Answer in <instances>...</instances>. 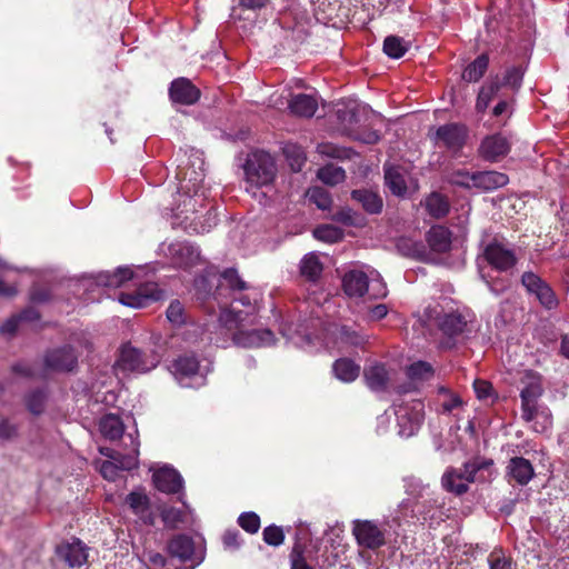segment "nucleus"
Wrapping results in <instances>:
<instances>
[{
  "mask_svg": "<svg viewBox=\"0 0 569 569\" xmlns=\"http://www.w3.org/2000/svg\"><path fill=\"white\" fill-rule=\"evenodd\" d=\"M217 213L211 209L206 214V223L197 221V217H193V224L190 228L194 232H208L213 226L217 224Z\"/></svg>",
  "mask_w": 569,
  "mask_h": 569,
  "instance_id": "obj_61",
  "label": "nucleus"
},
{
  "mask_svg": "<svg viewBox=\"0 0 569 569\" xmlns=\"http://www.w3.org/2000/svg\"><path fill=\"white\" fill-rule=\"evenodd\" d=\"M469 137L467 126L458 122H450L439 126L435 132L430 133V139L435 147L446 149L452 154H458L465 147Z\"/></svg>",
  "mask_w": 569,
  "mask_h": 569,
  "instance_id": "obj_8",
  "label": "nucleus"
},
{
  "mask_svg": "<svg viewBox=\"0 0 569 569\" xmlns=\"http://www.w3.org/2000/svg\"><path fill=\"white\" fill-rule=\"evenodd\" d=\"M501 83L498 79L483 84L478 93L476 109L478 112H485L491 100L500 90Z\"/></svg>",
  "mask_w": 569,
  "mask_h": 569,
  "instance_id": "obj_36",
  "label": "nucleus"
},
{
  "mask_svg": "<svg viewBox=\"0 0 569 569\" xmlns=\"http://www.w3.org/2000/svg\"><path fill=\"white\" fill-rule=\"evenodd\" d=\"M159 361L160 356L156 351H143L128 345L121 349L119 366L122 370L144 373L156 368Z\"/></svg>",
  "mask_w": 569,
  "mask_h": 569,
  "instance_id": "obj_11",
  "label": "nucleus"
},
{
  "mask_svg": "<svg viewBox=\"0 0 569 569\" xmlns=\"http://www.w3.org/2000/svg\"><path fill=\"white\" fill-rule=\"evenodd\" d=\"M407 373L412 380L427 381L433 377V368L426 361H417L408 367Z\"/></svg>",
  "mask_w": 569,
  "mask_h": 569,
  "instance_id": "obj_44",
  "label": "nucleus"
},
{
  "mask_svg": "<svg viewBox=\"0 0 569 569\" xmlns=\"http://www.w3.org/2000/svg\"><path fill=\"white\" fill-rule=\"evenodd\" d=\"M537 299L547 309H553L558 306V299L549 284L542 287Z\"/></svg>",
  "mask_w": 569,
  "mask_h": 569,
  "instance_id": "obj_63",
  "label": "nucleus"
},
{
  "mask_svg": "<svg viewBox=\"0 0 569 569\" xmlns=\"http://www.w3.org/2000/svg\"><path fill=\"white\" fill-rule=\"evenodd\" d=\"M132 278L133 271L130 268H118L112 273L101 274L99 282L106 287L118 288Z\"/></svg>",
  "mask_w": 569,
  "mask_h": 569,
  "instance_id": "obj_40",
  "label": "nucleus"
},
{
  "mask_svg": "<svg viewBox=\"0 0 569 569\" xmlns=\"http://www.w3.org/2000/svg\"><path fill=\"white\" fill-rule=\"evenodd\" d=\"M169 96L176 103L190 106L200 98V90L187 78L173 80L169 88Z\"/></svg>",
  "mask_w": 569,
  "mask_h": 569,
  "instance_id": "obj_20",
  "label": "nucleus"
},
{
  "mask_svg": "<svg viewBox=\"0 0 569 569\" xmlns=\"http://www.w3.org/2000/svg\"><path fill=\"white\" fill-rule=\"evenodd\" d=\"M167 318L173 325L184 322V309L180 301H172L167 309Z\"/></svg>",
  "mask_w": 569,
  "mask_h": 569,
  "instance_id": "obj_60",
  "label": "nucleus"
},
{
  "mask_svg": "<svg viewBox=\"0 0 569 569\" xmlns=\"http://www.w3.org/2000/svg\"><path fill=\"white\" fill-rule=\"evenodd\" d=\"M224 286L234 292H242L248 288L247 283L239 277L236 269H227L221 274L220 289Z\"/></svg>",
  "mask_w": 569,
  "mask_h": 569,
  "instance_id": "obj_47",
  "label": "nucleus"
},
{
  "mask_svg": "<svg viewBox=\"0 0 569 569\" xmlns=\"http://www.w3.org/2000/svg\"><path fill=\"white\" fill-rule=\"evenodd\" d=\"M489 66V57L486 53L477 57L462 72V79L468 82L479 81Z\"/></svg>",
  "mask_w": 569,
  "mask_h": 569,
  "instance_id": "obj_34",
  "label": "nucleus"
},
{
  "mask_svg": "<svg viewBox=\"0 0 569 569\" xmlns=\"http://www.w3.org/2000/svg\"><path fill=\"white\" fill-rule=\"evenodd\" d=\"M490 569H511V561L505 556L501 549H495L488 556Z\"/></svg>",
  "mask_w": 569,
  "mask_h": 569,
  "instance_id": "obj_57",
  "label": "nucleus"
},
{
  "mask_svg": "<svg viewBox=\"0 0 569 569\" xmlns=\"http://www.w3.org/2000/svg\"><path fill=\"white\" fill-rule=\"evenodd\" d=\"M289 108L296 116L311 118L318 109V101L311 94L299 93L291 97Z\"/></svg>",
  "mask_w": 569,
  "mask_h": 569,
  "instance_id": "obj_28",
  "label": "nucleus"
},
{
  "mask_svg": "<svg viewBox=\"0 0 569 569\" xmlns=\"http://www.w3.org/2000/svg\"><path fill=\"white\" fill-rule=\"evenodd\" d=\"M398 422V433L402 438H409L416 435L423 421V403L415 400L411 405L398 406L396 409Z\"/></svg>",
  "mask_w": 569,
  "mask_h": 569,
  "instance_id": "obj_13",
  "label": "nucleus"
},
{
  "mask_svg": "<svg viewBox=\"0 0 569 569\" xmlns=\"http://www.w3.org/2000/svg\"><path fill=\"white\" fill-rule=\"evenodd\" d=\"M163 297V291L156 282H144L138 286L134 292H121L119 301L131 308H143L151 301H157Z\"/></svg>",
  "mask_w": 569,
  "mask_h": 569,
  "instance_id": "obj_15",
  "label": "nucleus"
},
{
  "mask_svg": "<svg viewBox=\"0 0 569 569\" xmlns=\"http://www.w3.org/2000/svg\"><path fill=\"white\" fill-rule=\"evenodd\" d=\"M283 153L289 161L292 171H300L306 161L302 148L297 144H287L283 148Z\"/></svg>",
  "mask_w": 569,
  "mask_h": 569,
  "instance_id": "obj_45",
  "label": "nucleus"
},
{
  "mask_svg": "<svg viewBox=\"0 0 569 569\" xmlns=\"http://www.w3.org/2000/svg\"><path fill=\"white\" fill-rule=\"evenodd\" d=\"M300 272L309 281H317L322 272V263L315 253L306 254L300 262Z\"/></svg>",
  "mask_w": 569,
  "mask_h": 569,
  "instance_id": "obj_35",
  "label": "nucleus"
},
{
  "mask_svg": "<svg viewBox=\"0 0 569 569\" xmlns=\"http://www.w3.org/2000/svg\"><path fill=\"white\" fill-rule=\"evenodd\" d=\"M247 181L256 186L270 183L276 176L273 158L264 151H254L248 156L244 164Z\"/></svg>",
  "mask_w": 569,
  "mask_h": 569,
  "instance_id": "obj_9",
  "label": "nucleus"
},
{
  "mask_svg": "<svg viewBox=\"0 0 569 569\" xmlns=\"http://www.w3.org/2000/svg\"><path fill=\"white\" fill-rule=\"evenodd\" d=\"M483 469L478 460L463 463L461 469L448 468L441 478L442 487L451 493L461 496L469 489V483L475 481L476 475Z\"/></svg>",
  "mask_w": 569,
  "mask_h": 569,
  "instance_id": "obj_10",
  "label": "nucleus"
},
{
  "mask_svg": "<svg viewBox=\"0 0 569 569\" xmlns=\"http://www.w3.org/2000/svg\"><path fill=\"white\" fill-rule=\"evenodd\" d=\"M475 188L486 191L506 186L509 181L507 174L498 171H478L475 177Z\"/></svg>",
  "mask_w": 569,
  "mask_h": 569,
  "instance_id": "obj_30",
  "label": "nucleus"
},
{
  "mask_svg": "<svg viewBox=\"0 0 569 569\" xmlns=\"http://www.w3.org/2000/svg\"><path fill=\"white\" fill-rule=\"evenodd\" d=\"M352 533L357 543L368 549H377L386 543L385 531L370 520H355Z\"/></svg>",
  "mask_w": 569,
  "mask_h": 569,
  "instance_id": "obj_14",
  "label": "nucleus"
},
{
  "mask_svg": "<svg viewBox=\"0 0 569 569\" xmlns=\"http://www.w3.org/2000/svg\"><path fill=\"white\" fill-rule=\"evenodd\" d=\"M473 389L477 398L480 400L488 399L492 395V385L486 380L476 379L473 382Z\"/></svg>",
  "mask_w": 569,
  "mask_h": 569,
  "instance_id": "obj_64",
  "label": "nucleus"
},
{
  "mask_svg": "<svg viewBox=\"0 0 569 569\" xmlns=\"http://www.w3.org/2000/svg\"><path fill=\"white\" fill-rule=\"evenodd\" d=\"M99 427L102 436L110 440L119 439L124 431L121 419L113 413L102 417Z\"/></svg>",
  "mask_w": 569,
  "mask_h": 569,
  "instance_id": "obj_33",
  "label": "nucleus"
},
{
  "mask_svg": "<svg viewBox=\"0 0 569 569\" xmlns=\"http://www.w3.org/2000/svg\"><path fill=\"white\" fill-rule=\"evenodd\" d=\"M537 299L547 309H553L558 306V299L549 284L542 287Z\"/></svg>",
  "mask_w": 569,
  "mask_h": 569,
  "instance_id": "obj_62",
  "label": "nucleus"
},
{
  "mask_svg": "<svg viewBox=\"0 0 569 569\" xmlns=\"http://www.w3.org/2000/svg\"><path fill=\"white\" fill-rule=\"evenodd\" d=\"M203 177L201 171L189 170L180 166L178 168L179 186L173 196V203L166 210H169L176 219H180L179 224L184 229L192 227L193 218L191 216H194L198 208L204 203V193L200 192Z\"/></svg>",
  "mask_w": 569,
  "mask_h": 569,
  "instance_id": "obj_1",
  "label": "nucleus"
},
{
  "mask_svg": "<svg viewBox=\"0 0 569 569\" xmlns=\"http://www.w3.org/2000/svg\"><path fill=\"white\" fill-rule=\"evenodd\" d=\"M510 151V143L501 133L487 136L478 148V154L486 161L497 162Z\"/></svg>",
  "mask_w": 569,
  "mask_h": 569,
  "instance_id": "obj_16",
  "label": "nucleus"
},
{
  "mask_svg": "<svg viewBox=\"0 0 569 569\" xmlns=\"http://www.w3.org/2000/svg\"><path fill=\"white\" fill-rule=\"evenodd\" d=\"M308 196L310 201L321 210L329 209L332 203L329 192L321 187H313L309 189Z\"/></svg>",
  "mask_w": 569,
  "mask_h": 569,
  "instance_id": "obj_49",
  "label": "nucleus"
},
{
  "mask_svg": "<svg viewBox=\"0 0 569 569\" xmlns=\"http://www.w3.org/2000/svg\"><path fill=\"white\" fill-rule=\"evenodd\" d=\"M475 177H476V172L458 170L451 174L450 181L453 184L461 186L465 188H475V183H476Z\"/></svg>",
  "mask_w": 569,
  "mask_h": 569,
  "instance_id": "obj_59",
  "label": "nucleus"
},
{
  "mask_svg": "<svg viewBox=\"0 0 569 569\" xmlns=\"http://www.w3.org/2000/svg\"><path fill=\"white\" fill-rule=\"evenodd\" d=\"M485 259L496 270L506 272L512 269L517 261V252L509 243L493 239L483 251Z\"/></svg>",
  "mask_w": 569,
  "mask_h": 569,
  "instance_id": "obj_12",
  "label": "nucleus"
},
{
  "mask_svg": "<svg viewBox=\"0 0 569 569\" xmlns=\"http://www.w3.org/2000/svg\"><path fill=\"white\" fill-rule=\"evenodd\" d=\"M143 560L149 569H170L168 567V559L157 551H144Z\"/></svg>",
  "mask_w": 569,
  "mask_h": 569,
  "instance_id": "obj_55",
  "label": "nucleus"
},
{
  "mask_svg": "<svg viewBox=\"0 0 569 569\" xmlns=\"http://www.w3.org/2000/svg\"><path fill=\"white\" fill-rule=\"evenodd\" d=\"M161 518L166 527L176 529L189 522V513L183 509L174 507L163 508L161 510Z\"/></svg>",
  "mask_w": 569,
  "mask_h": 569,
  "instance_id": "obj_37",
  "label": "nucleus"
},
{
  "mask_svg": "<svg viewBox=\"0 0 569 569\" xmlns=\"http://www.w3.org/2000/svg\"><path fill=\"white\" fill-rule=\"evenodd\" d=\"M426 209L433 218H442L449 212V203L443 196L433 192L426 199Z\"/></svg>",
  "mask_w": 569,
  "mask_h": 569,
  "instance_id": "obj_39",
  "label": "nucleus"
},
{
  "mask_svg": "<svg viewBox=\"0 0 569 569\" xmlns=\"http://www.w3.org/2000/svg\"><path fill=\"white\" fill-rule=\"evenodd\" d=\"M385 184L397 197H406L408 193L407 171L395 164H385Z\"/></svg>",
  "mask_w": 569,
  "mask_h": 569,
  "instance_id": "obj_24",
  "label": "nucleus"
},
{
  "mask_svg": "<svg viewBox=\"0 0 569 569\" xmlns=\"http://www.w3.org/2000/svg\"><path fill=\"white\" fill-rule=\"evenodd\" d=\"M263 541L272 547H279L284 541L283 529L276 525H270L263 529Z\"/></svg>",
  "mask_w": 569,
  "mask_h": 569,
  "instance_id": "obj_51",
  "label": "nucleus"
},
{
  "mask_svg": "<svg viewBox=\"0 0 569 569\" xmlns=\"http://www.w3.org/2000/svg\"><path fill=\"white\" fill-rule=\"evenodd\" d=\"M281 333L287 340L292 341L299 348H307L312 345V336L302 325L286 323L281 327Z\"/></svg>",
  "mask_w": 569,
  "mask_h": 569,
  "instance_id": "obj_31",
  "label": "nucleus"
},
{
  "mask_svg": "<svg viewBox=\"0 0 569 569\" xmlns=\"http://www.w3.org/2000/svg\"><path fill=\"white\" fill-rule=\"evenodd\" d=\"M131 441L133 443L132 452L128 455H121L118 452L117 460H114L118 463L120 470H132L138 466L139 443L133 439H131Z\"/></svg>",
  "mask_w": 569,
  "mask_h": 569,
  "instance_id": "obj_50",
  "label": "nucleus"
},
{
  "mask_svg": "<svg viewBox=\"0 0 569 569\" xmlns=\"http://www.w3.org/2000/svg\"><path fill=\"white\" fill-rule=\"evenodd\" d=\"M332 370L337 379L352 382L359 377L360 366L351 359L341 358L335 361Z\"/></svg>",
  "mask_w": 569,
  "mask_h": 569,
  "instance_id": "obj_32",
  "label": "nucleus"
},
{
  "mask_svg": "<svg viewBox=\"0 0 569 569\" xmlns=\"http://www.w3.org/2000/svg\"><path fill=\"white\" fill-rule=\"evenodd\" d=\"M239 526L249 533H256L260 528V518L254 512H243L238 518Z\"/></svg>",
  "mask_w": 569,
  "mask_h": 569,
  "instance_id": "obj_53",
  "label": "nucleus"
},
{
  "mask_svg": "<svg viewBox=\"0 0 569 569\" xmlns=\"http://www.w3.org/2000/svg\"><path fill=\"white\" fill-rule=\"evenodd\" d=\"M342 288L349 297H362L368 295L369 299H381L388 295L383 281L376 279L369 282L368 276L360 270H350L342 278Z\"/></svg>",
  "mask_w": 569,
  "mask_h": 569,
  "instance_id": "obj_5",
  "label": "nucleus"
},
{
  "mask_svg": "<svg viewBox=\"0 0 569 569\" xmlns=\"http://www.w3.org/2000/svg\"><path fill=\"white\" fill-rule=\"evenodd\" d=\"M341 342L353 347H362L368 341V336L361 333L356 328L341 326L337 332Z\"/></svg>",
  "mask_w": 569,
  "mask_h": 569,
  "instance_id": "obj_41",
  "label": "nucleus"
},
{
  "mask_svg": "<svg viewBox=\"0 0 569 569\" xmlns=\"http://www.w3.org/2000/svg\"><path fill=\"white\" fill-rule=\"evenodd\" d=\"M167 553L173 560L186 565L188 569H193L204 559V551L197 547L193 539L186 533H178L167 542Z\"/></svg>",
  "mask_w": 569,
  "mask_h": 569,
  "instance_id": "obj_7",
  "label": "nucleus"
},
{
  "mask_svg": "<svg viewBox=\"0 0 569 569\" xmlns=\"http://www.w3.org/2000/svg\"><path fill=\"white\" fill-rule=\"evenodd\" d=\"M520 383L522 385L520 391L522 419L527 422H533L535 431H546L551 426V416L548 409L538 407V400L543 393L541 376L527 370L523 372Z\"/></svg>",
  "mask_w": 569,
  "mask_h": 569,
  "instance_id": "obj_2",
  "label": "nucleus"
},
{
  "mask_svg": "<svg viewBox=\"0 0 569 569\" xmlns=\"http://www.w3.org/2000/svg\"><path fill=\"white\" fill-rule=\"evenodd\" d=\"M423 318L430 326H436L445 336L461 335L468 322V315L459 310L445 311L440 305L425 309Z\"/></svg>",
  "mask_w": 569,
  "mask_h": 569,
  "instance_id": "obj_4",
  "label": "nucleus"
},
{
  "mask_svg": "<svg viewBox=\"0 0 569 569\" xmlns=\"http://www.w3.org/2000/svg\"><path fill=\"white\" fill-rule=\"evenodd\" d=\"M238 293H239V296H234L232 298L233 302L230 308L234 307L237 310L241 311L243 318H247V319L254 318V316H253L254 307L252 306L250 298L246 295H242V292H238Z\"/></svg>",
  "mask_w": 569,
  "mask_h": 569,
  "instance_id": "obj_52",
  "label": "nucleus"
},
{
  "mask_svg": "<svg viewBox=\"0 0 569 569\" xmlns=\"http://www.w3.org/2000/svg\"><path fill=\"white\" fill-rule=\"evenodd\" d=\"M426 241L431 251L446 253L451 249L452 233L443 226H432L426 234Z\"/></svg>",
  "mask_w": 569,
  "mask_h": 569,
  "instance_id": "obj_26",
  "label": "nucleus"
},
{
  "mask_svg": "<svg viewBox=\"0 0 569 569\" xmlns=\"http://www.w3.org/2000/svg\"><path fill=\"white\" fill-rule=\"evenodd\" d=\"M291 569H315V567L307 562L305 551L300 543H296L290 553Z\"/></svg>",
  "mask_w": 569,
  "mask_h": 569,
  "instance_id": "obj_54",
  "label": "nucleus"
},
{
  "mask_svg": "<svg viewBox=\"0 0 569 569\" xmlns=\"http://www.w3.org/2000/svg\"><path fill=\"white\" fill-rule=\"evenodd\" d=\"M313 236L318 240L333 243L343 238V231L332 224H322L313 230Z\"/></svg>",
  "mask_w": 569,
  "mask_h": 569,
  "instance_id": "obj_43",
  "label": "nucleus"
},
{
  "mask_svg": "<svg viewBox=\"0 0 569 569\" xmlns=\"http://www.w3.org/2000/svg\"><path fill=\"white\" fill-rule=\"evenodd\" d=\"M126 502L142 523L148 526H152L154 523L156 517L151 509L150 500L144 492H130L126 498Z\"/></svg>",
  "mask_w": 569,
  "mask_h": 569,
  "instance_id": "obj_23",
  "label": "nucleus"
},
{
  "mask_svg": "<svg viewBox=\"0 0 569 569\" xmlns=\"http://www.w3.org/2000/svg\"><path fill=\"white\" fill-rule=\"evenodd\" d=\"M209 367H201L194 355H184L172 363V372L180 386L199 388L206 385Z\"/></svg>",
  "mask_w": 569,
  "mask_h": 569,
  "instance_id": "obj_6",
  "label": "nucleus"
},
{
  "mask_svg": "<svg viewBox=\"0 0 569 569\" xmlns=\"http://www.w3.org/2000/svg\"><path fill=\"white\" fill-rule=\"evenodd\" d=\"M410 43L398 36H388L383 41V52L392 58L399 59L408 51Z\"/></svg>",
  "mask_w": 569,
  "mask_h": 569,
  "instance_id": "obj_38",
  "label": "nucleus"
},
{
  "mask_svg": "<svg viewBox=\"0 0 569 569\" xmlns=\"http://www.w3.org/2000/svg\"><path fill=\"white\" fill-rule=\"evenodd\" d=\"M535 477L532 463L523 457H512L506 467V478L509 483L528 485Z\"/></svg>",
  "mask_w": 569,
  "mask_h": 569,
  "instance_id": "obj_18",
  "label": "nucleus"
},
{
  "mask_svg": "<svg viewBox=\"0 0 569 569\" xmlns=\"http://www.w3.org/2000/svg\"><path fill=\"white\" fill-rule=\"evenodd\" d=\"M521 283L527 289L529 293H532L538 298L540 295V290L542 287H547L548 283L542 280L538 274L527 271L521 276Z\"/></svg>",
  "mask_w": 569,
  "mask_h": 569,
  "instance_id": "obj_48",
  "label": "nucleus"
},
{
  "mask_svg": "<svg viewBox=\"0 0 569 569\" xmlns=\"http://www.w3.org/2000/svg\"><path fill=\"white\" fill-rule=\"evenodd\" d=\"M164 254L178 268H187L199 259L198 250L187 242H173L167 246Z\"/></svg>",
  "mask_w": 569,
  "mask_h": 569,
  "instance_id": "obj_19",
  "label": "nucleus"
},
{
  "mask_svg": "<svg viewBox=\"0 0 569 569\" xmlns=\"http://www.w3.org/2000/svg\"><path fill=\"white\" fill-rule=\"evenodd\" d=\"M77 359L74 350L67 346L48 352L44 362L51 370L70 371L76 367Z\"/></svg>",
  "mask_w": 569,
  "mask_h": 569,
  "instance_id": "obj_21",
  "label": "nucleus"
},
{
  "mask_svg": "<svg viewBox=\"0 0 569 569\" xmlns=\"http://www.w3.org/2000/svg\"><path fill=\"white\" fill-rule=\"evenodd\" d=\"M56 553L70 568H80L88 561V547L77 538L72 541L60 543L56 549Z\"/></svg>",
  "mask_w": 569,
  "mask_h": 569,
  "instance_id": "obj_17",
  "label": "nucleus"
},
{
  "mask_svg": "<svg viewBox=\"0 0 569 569\" xmlns=\"http://www.w3.org/2000/svg\"><path fill=\"white\" fill-rule=\"evenodd\" d=\"M254 318L247 319L242 317V312L234 307L223 309L219 316L220 325L228 331L232 332V341L242 348H261L271 346L274 337L272 331L268 329L247 330V325H252Z\"/></svg>",
  "mask_w": 569,
  "mask_h": 569,
  "instance_id": "obj_3",
  "label": "nucleus"
},
{
  "mask_svg": "<svg viewBox=\"0 0 569 569\" xmlns=\"http://www.w3.org/2000/svg\"><path fill=\"white\" fill-rule=\"evenodd\" d=\"M332 219L345 226H358L360 217L352 209L342 208L332 216Z\"/></svg>",
  "mask_w": 569,
  "mask_h": 569,
  "instance_id": "obj_58",
  "label": "nucleus"
},
{
  "mask_svg": "<svg viewBox=\"0 0 569 569\" xmlns=\"http://www.w3.org/2000/svg\"><path fill=\"white\" fill-rule=\"evenodd\" d=\"M46 400L47 393L38 389L26 396V406L32 415L39 416L44 411Z\"/></svg>",
  "mask_w": 569,
  "mask_h": 569,
  "instance_id": "obj_46",
  "label": "nucleus"
},
{
  "mask_svg": "<svg viewBox=\"0 0 569 569\" xmlns=\"http://www.w3.org/2000/svg\"><path fill=\"white\" fill-rule=\"evenodd\" d=\"M355 201L361 204L363 210L370 214L380 213L383 207L382 198L375 191L358 189L351 192Z\"/></svg>",
  "mask_w": 569,
  "mask_h": 569,
  "instance_id": "obj_29",
  "label": "nucleus"
},
{
  "mask_svg": "<svg viewBox=\"0 0 569 569\" xmlns=\"http://www.w3.org/2000/svg\"><path fill=\"white\" fill-rule=\"evenodd\" d=\"M396 247L400 254L408 258L417 260H427L429 257V252L425 243L420 240H416L410 237L399 238L397 240Z\"/></svg>",
  "mask_w": 569,
  "mask_h": 569,
  "instance_id": "obj_27",
  "label": "nucleus"
},
{
  "mask_svg": "<svg viewBox=\"0 0 569 569\" xmlns=\"http://www.w3.org/2000/svg\"><path fill=\"white\" fill-rule=\"evenodd\" d=\"M363 379L371 391L383 392L388 388L390 377L385 365L373 363L365 368Z\"/></svg>",
  "mask_w": 569,
  "mask_h": 569,
  "instance_id": "obj_25",
  "label": "nucleus"
},
{
  "mask_svg": "<svg viewBox=\"0 0 569 569\" xmlns=\"http://www.w3.org/2000/svg\"><path fill=\"white\" fill-rule=\"evenodd\" d=\"M522 78L523 70L521 67H510L506 71L502 84L518 90L522 83Z\"/></svg>",
  "mask_w": 569,
  "mask_h": 569,
  "instance_id": "obj_56",
  "label": "nucleus"
},
{
  "mask_svg": "<svg viewBox=\"0 0 569 569\" xmlns=\"http://www.w3.org/2000/svg\"><path fill=\"white\" fill-rule=\"evenodd\" d=\"M317 177L326 184L336 186L346 178L345 170L335 164H327L318 170Z\"/></svg>",
  "mask_w": 569,
  "mask_h": 569,
  "instance_id": "obj_42",
  "label": "nucleus"
},
{
  "mask_svg": "<svg viewBox=\"0 0 569 569\" xmlns=\"http://www.w3.org/2000/svg\"><path fill=\"white\" fill-rule=\"evenodd\" d=\"M156 488L166 493H178L183 488V479L180 473L169 467L159 469L153 473Z\"/></svg>",
  "mask_w": 569,
  "mask_h": 569,
  "instance_id": "obj_22",
  "label": "nucleus"
}]
</instances>
